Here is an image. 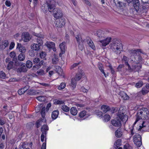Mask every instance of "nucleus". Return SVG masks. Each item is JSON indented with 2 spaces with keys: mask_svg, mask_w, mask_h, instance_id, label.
<instances>
[{
  "mask_svg": "<svg viewBox=\"0 0 149 149\" xmlns=\"http://www.w3.org/2000/svg\"><path fill=\"white\" fill-rule=\"evenodd\" d=\"M110 48L114 51L116 54H119L122 51V46L120 41L113 39L109 45Z\"/></svg>",
  "mask_w": 149,
  "mask_h": 149,
  "instance_id": "obj_1",
  "label": "nucleus"
},
{
  "mask_svg": "<svg viewBox=\"0 0 149 149\" xmlns=\"http://www.w3.org/2000/svg\"><path fill=\"white\" fill-rule=\"evenodd\" d=\"M137 57L139 59L134 60V62L132 64V68L131 67L128 62H126L125 63V65L128 67V69L130 70L131 71H138L141 68V67L139 66L138 64L139 62L141 61V58L139 56H137Z\"/></svg>",
  "mask_w": 149,
  "mask_h": 149,
  "instance_id": "obj_2",
  "label": "nucleus"
},
{
  "mask_svg": "<svg viewBox=\"0 0 149 149\" xmlns=\"http://www.w3.org/2000/svg\"><path fill=\"white\" fill-rule=\"evenodd\" d=\"M125 110L124 107H121L119 108L118 112L117 114L118 118L123 122L125 123L128 120L127 115L125 114Z\"/></svg>",
  "mask_w": 149,
  "mask_h": 149,
  "instance_id": "obj_3",
  "label": "nucleus"
},
{
  "mask_svg": "<svg viewBox=\"0 0 149 149\" xmlns=\"http://www.w3.org/2000/svg\"><path fill=\"white\" fill-rule=\"evenodd\" d=\"M55 2L54 0H50L49 2L47 3V6H45L42 7V9L44 12L49 11V12H52V9H54L55 7Z\"/></svg>",
  "mask_w": 149,
  "mask_h": 149,
  "instance_id": "obj_4",
  "label": "nucleus"
},
{
  "mask_svg": "<svg viewBox=\"0 0 149 149\" xmlns=\"http://www.w3.org/2000/svg\"><path fill=\"white\" fill-rule=\"evenodd\" d=\"M117 6L118 7V11L122 15H127V10L123 3L119 0L117 1Z\"/></svg>",
  "mask_w": 149,
  "mask_h": 149,
  "instance_id": "obj_5",
  "label": "nucleus"
},
{
  "mask_svg": "<svg viewBox=\"0 0 149 149\" xmlns=\"http://www.w3.org/2000/svg\"><path fill=\"white\" fill-rule=\"evenodd\" d=\"M75 39L77 42L78 46L79 49L82 50L84 48V40L82 39L81 34L79 33L75 36Z\"/></svg>",
  "mask_w": 149,
  "mask_h": 149,
  "instance_id": "obj_6",
  "label": "nucleus"
},
{
  "mask_svg": "<svg viewBox=\"0 0 149 149\" xmlns=\"http://www.w3.org/2000/svg\"><path fill=\"white\" fill-rule=\"evenodd\" d=\"M53 12L54 17L58 19L61 17L63 15V13L61 10L58 8H54Z\"/></svg>",
  "mask_w": 149,
  "mask_h": 149,
  "instance_id": "obj_7",
  "label": "nucleus"
},
{
  "mask_svg": "<svg viewBox=\"0 0 149 149\" xmlns=\"http://www.w3.org/2000/svg\"><path fill=\"white\" fill-rule=\"evenodd\" d=\"M139 52H141V49H132L130 50H129V53H130L131 56V57L133 56L135 60H137V58L139 59L137 57L139 56L141 57L139 55Z\"/></svg>",
  "mask_w": 149,
  "mask_h": 149,
  "instance_id": "obj_8",
  "label": "nucleus"
},
{
  "mask_svg": "<svg viewBox=\"0 0 149 149\" xmlns=\"http://www.w3.org/2000/svg\"><path fill=\"white\" fill-rule=\"evenodd\" d=\"M111 37H108L104 39L100 40L101 43L100 44L103 47H105L111 42Z\"/></svg>",
  "mask_w": 149,
  "mask_h": 149,
  "instance_id": "obj_9",
  "label": "nucleus"
},
{
  "mask_svg": "<svg viewBox=\"0 0 149 149\" xmlns=\"http://www.w3.org/2000/svg\"><path fill=\"white\" fill-rule=\"evenodd\" d=\"M121 120L120 119L116 118L112 120L111 123L114 126L120 127L122 125Z\"/></svg>",
  "mask_w": 149,
  "mask_h": 149,
  "instance_id": "obj_10",
  "label": "nucleus"
},
{
  "mask_svg": "<svg viewBox=\"0 0 149 149\" xmlns=\"http://www.w3.org/2000/svg\"><path fill=\"white\" fill-rule=\"evenodd\" d=\"M65 21L64 19L61 18L56 22V26L58 27H61L65 24Z\"/></svg>",
  "mask_w": 149,
  "mask_h": 149,
  "instance_id": "obj_11",
  "label": "nucleus"
},
{
  "mask_svg": "<svg viewBox=\"0 0 149 149\" xmlns=\"http://www.w3.org/2000/svg\"><path fill=\"white\" fill-rule=\"evenodd\" d=\"M143 116L142 112L140 110H139L137 113L136 116V120L135 121L134 123L132 126V127H133L134 125L136 124V123L139 120L142 119V117Z\"/></svg>",
  "mask_w": 149,
  "mask_h": 149,
  "instance_id": "obj_12",
  "label": "nucleus"
},
{
  "mask_svg": "<svg viewBox=\"0 0 149 149\" xmlns=\"http://www.w3.org/2000/svg\"><path fill=\"white\" fill-rule=\"evenodd\" d=\"M99 39H102L105 37L104 31L100 30H98L95 34Z\"/></svg>",
  "mask_w": 149,
  "mask_h": 149,
  "instance_id": "obj_13",
  "label": "nucleus"
},
{
  "mask_svg": "<svg viewBox=\"0 0 149 149\" xmlns=\"http://www.w3.org/2000/svg\"><path fill=\"white\" fill-rule=\"evenodd\" d=\"M22 38L23 40L25 42L29 41L30 38L29 34L27 32L23 33L22 35Z\"/></svg>",
  "mask_w": 149,
  "mask_h": 149,
  "instance_id": "obj_14",
  "label": "nucleus"
},
{
  "mask_svg": "<svg viewBox=\"0 0 149 149\" xmlns=\"http://www.w3.org/2000/svg\"><path fill=\"white\" fill-rule=\"evenodd\" d=\"M79 115L80 118H85L89 116L90 114L88 112L85 110H83L79 113Z\"/></svg>",
  "mask_w": 149,
  "mask_h": 149,
  "instance_id": "obj_15",
  "label": "nucleus"
},
{
  "mask_svg": "<svg viewBox=\"0 0 149 149\" xmlns=\"http://www.w3.org/2000/svg\"><path fill=\"white\" fill-rule=\"evenodd\" d=\"M29 88V86H26L24 88L19 89L18 91V93L19 95H22Z\"/></svg>",
  "mask_w": 149,
  "mask_h": 149,
  "instance_id": "obj_16",
  "label": "nucleus"
},
{
  "mask_svg": "<svg viewBox=\"0 0 149 149\" xmlns=\"http://www.w3.org/2000/svg\"><path fill=\"white\" fill-rule=\"evenodd\" d=\"M120 96L121 98L124 100H127L129 98V97L124 92H121L120 93Z\"/></svg>",
  "mask_w": 149,
  "mask_h": 149,
  "instance_id": "obj_17",
  "label": "nucleus"
},
{
  "mask_svg": "<svg viewBox=\"0 0 149 149\" xmlns=\"http://www.w3.org/2000/svg\"><path fill=\"white\" fill-rule=\"evenodd\" d=\"M83 74V72L81 71L80 72H78L74 78L76 81H79L81 78Z\"/></svg>",
  "mask_w": 149,
  "mask_h": 149,
  "instance_id": "obj_18",
  "label": "nucleus"
},
{
  "mask_svg": "<svg viewBox=\"0 0 149 149\" xmlns=\"http://www.w3.org/2000/svg\"><path fill=\"white\" fill-rule=\"evenodd\" d=\"M87 44L89 45V47L92 49L93 50H94L95 49V46L94 44L92 41V40L91 39H89L87 40Z\"/></svg>",
  "mask_w": 149,
  "mask_h": 149,
  "instance_id": "obj_19",
  "label": "nucleus"
},
{
  "mask_svg": "<svg viewBox=\"0 0 149 149\" xmlns=\"http://www.w3.org/2000/svg\"><path fill=\"white\" fill-rule=\"evenodd\" d=\"M65 44V42H63L59 45V47L62 54H64L65 52L66 49Z\"/></svg>",
  "mask_w": 149,
  "mask_h": 149,
  "instance_id": "obj_20",
  "label": "nucleus"
},
{
  "mask_svg": "<svg viewBox=\"0 0 149 149\" xmlns=\"http://www.w3.org/2000/svg\"><path fill=\"white\" fill-rule=\"evenodd\" d=\"M35 35L38 37L37 39V42L40 45L42 44L43 42L42 39V36H41L40 35L38 34H36Z\"/></svg>",
  "mask_w": 149,
  "mask_h": 149,
  "instance_id": "obj_21",
  "label": "nucleus"
},
{
  "mask_svg": "<svg viewBox=\"0 0 149 149\" xmlns=\"http://www.w3.org/2000/svg\"><path fill=\"white\" fill-rule=\"evenodd\" d=\"M17 47L19 48V50L20 52L24 53L26 51L25 47L22 46L20 44H17Z\"/></svg>",
  "mask_w": 149,
  "mask_h": 149,
  "instance_id": "obj_22",
  "label": "nucleus"
},
{
  "mask_svg": "<svg viewBox=\"0 0 149 149\" xmlns=\"http://www.w3.org/2000/svg\"><path fill=\"white\" fill-rule=\"evenodd\" d=\"M142 112L143 115L144 116V118H146L147 117V115L148 114V109L146 108H143L140 109Z\"/></svg>",
  "mask_w": 149,
  "mask_h": 149,
  "instance_id": "obj_23",
  "label": "nucleus"
},
{
  "mask_svg": "<svg viewBox=\"0 0 149 149\" xmlns=\"http://www.w3.org/2000/svg\"><path fill=\"white\" fill-rule=\"evenodd\" d=\"M59 114V111L58 110H55L53 111L52 114V118L53 120L56 119Z\"/></svg>",
  "mask_w": 149,
  "mask_h": 149,
  "instance_id": "obj_24",
  "label": "nucleus"
},
{
  "mask_svg": "<svg viewBox=\"0 0 149 149\" xmlns=\"http://www.w3.org/2000/svg\"><path fill=\"white\" fill-rule=\"evenodd\" d=\"M101 109L103 112L105 113L110 110L109 107L107 105H103L101 107Z\"/></svg>",
  "mask_w": 149,
  "mask_h": 149,
  "instance_id": "obj_25",
  "label": "nucleus"
},
{
  "mask_svg": "<svg viewBox=\"0 0 149 149\" xmlns=\"http://www.w3.org/2000/svg\"><path fill=\"white\" fill-rule=\"evenodd\" d=\"M31 47L33 50L38 51L40 49V45L37 44H33L31 46Z\"/></svg>",
  "mask_w": 149,
  "mask_h": 149,
  "instance_id": "obj_26",
  "label": "nucleus"
},
{
  "mask_svg": "<svg viewBox=\"0 0 149 149\" xmlns=\"http://www.w3.org/2000/svg\"><path fill=\"white\" fill-rule=\"evenodd\" d=\"M12 68H16L13 66V62L12 61H10L8 63L7 68L8 70H10Z\"/></svg>",
  "mask_w": 149,
  "mask_h": 149,
  "instance_id": "obj_27",
  "label": "nucleus"
},
{
  "mask_svg": "<svg viewBox=\"0 0 149 149\" xmlns=\"http://www.w3.org/2000/svg\"><path fill=\"white\" fill-rule=\"evenodd\" d=\"M70 112L71 114L73 116L76 115L77 113V109L75 107H72L70 109Z\"/></svg>",
  "mask_w": 149,
  "mask_h": 149,
  "instance_id": "obj_28",
  "label": "nucleus"
},
{
  "mask_svg": "<svg viewBox=\"0 0 149 149\" xmlns=\"http://www.w3.org/2000/svg\"><path fill=\"white\" fill-rule=\"evenodd\" d=\"M46 46L49 48H54L55 46V44L52 42H47L46 44Z\"/></svg>",
  "mask_w": 149,
  "mask_h": 149,
  "instance_id": "obj_29",
  "label": "nucleus"
},
{
  "mask_svg": "<svg viewBox=\"0 0 149 149\" xmlns=\"http://www.w3.org/2000/svg\"><path fill=\"white\" fill-rule=\"evenodd\" d=\"M26 71V67L24 65H21L19 68H18L17 71L18 72H24Z\"/></svg>",
  "mask_w": 149,
  "mask_h": 149,
  "instance_id": "obj_30",
  "label": "nucleus"
},
{
  "mask_svg": "<svg viewBox=\"0 0 149 149\" xmlns=\"http://www.w3.org/2000/svg\"><path fill=\"white\" fill-rule=\"evenodd\" d=\"M116 136L118 137H120L122 135V132L121 131V129H118L115 132Z\"/></svg>",
  "mask_w": 149,
  "mask_h": 149,
  "instance_id": "obj_31",
  "label": "nucleus"
},
{
  "mask_svg": "<svg viewBox=\"0 0 149 149\" xmlns=\"http://www.w3.org/2000/svg\"><path fill=\"white\" fill-rule=\"evenodd\" d=\"M8 44L9 43L8 41L5 40L3 42L2 45L0 46V47L2 49H4L6 47L8 46Z\"/></svg>",
  "mask_w": 149,
  "mask_h": 149,
  "instance_id": "obj_32",
  "label": "nucleus"
},
{
  "mask_svg": "<svg viewBox=\"0 0 149 149\" xmlns=\"http://www.w3.org/2000/svg\"><path fill=\"white\" fill-rule=\"evenodd\" d=\"M134 139L137 141H141V138L140 135L138 134H136L134 136L133 141L134 142Z\"/></svg>",
  "mask_w": 149,
  "mask_h": 149,
  "instance_id": "obj_33",
  "label": "nucleus"
},
{
  "mask_svg": "<svg viewBox=\"0 0 149 149\" xmlns=\"http://www.w3.org/2000/svg\"><path fill=\"white\" fill-rule=\"evenodd\" d=\"M98 68L99 70L104 75V76L105 77H107L103 69V67L102 66V65L101 64H99L98 66Z\"/></svg>",
  "mask_w": 149,
  "mask_h": 149,
  "instance_id": "obj_34",
  "label": "nucleus"
},
{
  "mask_svg": "<svg viewBox=\"0 0 149 149\" xmlns=\"http://www.w3.org/2000/svg\"><path fill=\"white\" fill-rule=\"evenodd\" d=\"M77 81L74 78H72L71 79V82L70 85L73 88V89L76 86L77 84L76 81Z\"/></svg>",
  "mask_w": 149,
  "mask_h": 149,
  "instance_id": "obj_35",
  "label": "nucleus"
},
{
  "mask_svg": "<svg viewBox=\"0 0 149 149\" xmlns=\"http://www.w3.org/2000/svg\"><path fill=\"white\" fill-rule=\"evenodd\" d=\"M48 130V126L46 125H43L41 129V131L43 133H46V131Z\"/></svg>",
  "mask_w": 149,
  "mask_h": 149,
  "instance_id": "obj_36",
  "label": "nucleus"
},
{
  "mask_svg": "<svg viewBox=\"0 0 149 149\" xmlns=\"http://www.w3.org/2000/svg\"><path fill=\"white\" fill-rule=\"evenodd\" d=\"M36 98L37 100L41 102H45L46 100L45 96H38Z\"/></svg>",
  "mask_w": 149,
  "mask_h": 149,
  "instance_id": "obj_37",
  "label": "nucleus"
},
{
  "mask_svg": "<svg viewBox=\"0 0 149 149\" xmlns=\"http://www.w3.org/2000/svg\"><path fill=\"white\" fill-rule=\"evenodd\" d=\"M25 58V55L23 53H21L18 56V60L20 61H23Z\"/></svg>",
  "mask_w": 149,
  "mask_h": 149,
  "instance_id": "obj_38",
  "label": "nucleus"
},
{
  "mask_svg": "<svg viewBox=\"0 0 149 149\" xmlns=\"http://www.w3.org/2000/svg\"><path fill=\"white\" fill-rule=\"evenodd\" d=\"M121 144V140L120 139H118L115 142L114 145L116 146V148H118Z\"/></svg>",
  "mask_w": 149,
  "mask_h": 149,
  "instance_id": "obj_39",
  "label": "nucleus"
},
{
  "mask_svg": "<svg viewBox=\"0 0 149 149\" xmlns=\"http://www.w3.org/2000/svg\"><path fill=\"white\" fill-rule=\"evenodd\" d=\"M10 57L13 58V61H15L17 60V58L15 57L16 54L15 52H12L10 53Z\"/></svg>",
  "mask_w": 149,
  "mask_h": 149,
  "instance_id": "obj_40",
  "label": "nucleus"
},
{
  "mask_svg": "<svg viewBox=\"0 0 149 149\" xmlns=\"http://www.w3.org/2000/svg\"><path fill=\"white\" fill-rule=\"evenodd\" d=\"M66 86V84L65 83H61L58 86V89L59 90L64 89Z\"/></svg>",
  "mask_w": 149,
  "mask_h": 149,
  "instance_id": "obj_41",
  "label": "nucleus"
},
{
  "mask_svg": "<svg viewBox=\"0 0 149 149\" xmlns=\"http://www.w3.org/2000/svg\"><path fill=\"white\" fill-rule=\"evenodd\" d=\"M62 109L64 111L68 112L70 110V108L65 105H63L61 107Z\"/></svg>",
  "mask_w": 149,
  "mask_h": 149,
  "instance_id": "obj_42",
  "label": "nucleus"
},
{
  "mask_svg": "<svg viewBox=\"0 0 149 149\" xmlns=\"http://www.w3.org/2000/svg\"><path fill=\"white\" fill-rule=\"evenodd\" d=\"M55 70L57 73H58L59 74H60L62 73V69L60 67L58 66H55Z\"/></svg>",
  "mask_w": 149,
  "mask_h": 149,
  "instance_id": "obj_43",
  "label": "nucleus"
},
{
  "mask_svg": "<svg viewBox=\"0 0 149 149\" xmlns=\"http://www.w3.org/2000/svg\"><path fill=\"white\" fill-rule=\"evenodd\" d=\"M134 144L138 147H139L142 144L141 141H137L136 140L134 139Z\"/></svg>",
  "mask_w": 149,
  "mask_h": 149,
  "instance_id": "obj_44",
  "label": "nucleus"
},
{
  "mask_svg": "<svg viewBox=\"0 0 149 149\" xmlns=\"http://www.w3.org/2000/svg\"><path fill=\"white\" fill-rule=\"evenodd\" d=\"M26 66L28 68H31L32 66V62L30 60H28L26 62Z\"/></svg>",
  "mask_w": 149,
  "mask_h": 149,
  "instance_id": "obj_45",
  "label": "nucleus"
},
{
  "mask_svg": "<svg viewBox=\"0 0 149 149\" xmlns=\"http://www.w3.org/2000/svg\"><path fill=\"white\" fill-rule=\"evenodd\" d=\"M104 120L105 122L109 121L110 119V116L108 114H106L103 116Z\"/></svg>",
  "mask_w": 149,
  "mask_h": 149,
  "instance_id": "obj_46",
  "label": "nucleus"
},
{
  "mask_svg": "<svg viewBox=\"0 0 149 149\" xmlns=\"http://www.w3.org/2000/svg\"><path fill=\"white\" fill-rule=\"evenodd\" d=\"M43 61H39V63L38 64L36 65V66H35L34 67H36L37 69H39L41 67L42 65H43Z\"/></svg>",
  "mask_w": 149,
  "mask_h": 149,
  "instance_id": "obj_47",
  "label": "nucleus"
},
{
  "mask_svg": "<svg viewBox=\"0 0 149 149\" xmlns=\"http://www.w3.org/2000/svg\"><path fill=\"white\" fill-rule=\"evenodd\" d=\"M28 92V94L29 95H33L36 94V92L33 90H29Z\"/></svg>",
  "mask_w": 149,
  "mask_h": 149,
  "instance_id": "obj_48",
  "label": "nucleus"
},
{
  "mask_svg": "<svg viewBox=\"0 0 149 149\" xmlns=\"http://www.w3.org/2000/svg\"><path fill=\"white\" fill-rule=\"evenodd\" d=\"M45 108H42V109L41 111L40 112V113L42 116L43 118H44L45 117Z\"/></svg>",
  "mask_w": 149,
  "mask_h": 149,
  "instance_id": "obj_49",
  "label": "nucleus"
},
{
  "mask_svg": "<svg viewBox=\"0 0 149 149\" xmlns=\"http://www.w3.org/2000/svg\"><path fill=\"white\" fill-rule=\"evenodd\" d=\"M143 85V82L142 81H139L136 83L135 86L137 88H139Z\"/></svg>",
  "mask_w": 149,
  "mask_h": 149,
  "instance_id": "obj_50",
  "label": "nucleus"
},
{
  "mask_svg": "<svg viewBox=\"0 0 149 149\" xmlns=\"http://www.w3.org/2000/svg\"><path fill=\"white\" fill-rule=\"evenodd\" d=\"M141 92L143 95H145L149 92V89H147L144 88L142 89Z\"/></svg>",
  "mask_w": 149,
  "mask_h": 149,
  "instance_id": "obj_51",
  "label": "nucleus"
},
{
  "mask_svg": "<svg viewBox=\"0 0 149 149\" xmlns=\"http://www.w3.org/2000/svg\"><path fill=\"white\" fill-rule=\"evenodd\" d=\"M58 61V57L54 56L52 59V63L53 64H56Z\"/></svg>",
  "mask_w": 149,
  "mask_h": 149,
  "instance_id": "obj_52",
  "label": "nucleus"
},
{
  "mask_svg": "<svg viewBox=\"0 0 149 149\" xmlns=\"http://www.w3.org/2000/svg\"><path fill=\"white\" fill-rule=\"evenodd\" d=\"M40 61V59L38 58H35L33 59V64H36Z\"/></svg>",
  "mask_w": 149,
  "mask_h": 149,
  "instance_id": "obj_53",
  "label": "nucleus"
},
{
  "mask_svg": "<svg viewBox=\"0 0 149 149\" xmlns=\"http://www.w3.org/2000/svg\"><path fill=\"white\" fill-rule=\"evenodd\" d=\"M6 77V75L4 72L3 71L0 72V77L1 78L4 79Z\"/></svg>",
  "mask_w": 149,
  "mask_h": 149,
  "instance_id": "obj_54",
  "label": "nucleus"
},
{
  "mask_svg": "<svg viewBox=\"0 0 149 149\" xmlns=\"http://www.w3.org/2000/svg\"><path fill=\"white\" fill-rule=\"evenodd\" d=\"M139 5L140 4H134V6L135 9V10L137 12L139 10Z\"/></svg>",
  "mask_w": 149,
  "mask_h": 149,
  "instance_id": "obj_55",
  "label": "nucleus"
},
{
  "mask_svg": "<svg viewBox=\"0 0 149 149\" xmlns=\"http://www.w3.org/2000/svg\"><path fill=\"white\" fill-rule=\"evenodd\" d=\"M6 123L4 120L2 119L1 117H0V125H3L5 124Z\"/></svg>",
  "mask_w": 149,
  "mask_h": 149,
  "instance_id": "obj_56",
  "label": "nucleus"
},
{
  "mask_svg": "<svg viewBox=\"0 0 149 149\" xmlns=\"http://www.w3.org/2000/svg\"><path fill=\"white\" fill-rule=\"evenodd\" d=\"M55 102L56 104L59 105L62 104L64 103V102L63 101L57 100L55 101Z\"/></svg>",
  "mask_w": 149,
  "mask_h": 149,
  "instance_id": "obj_57",
  "label": "nucleus"
},
{
  "mask_svg": "<svg viewBox=\"0 0 149 149\" xmlns=\"http://www.w3.org/2000/svg\"><path fill=\"white\" fill-rule=\"evenodd\" d=\"M46 55V54L45 52H42L40 54V56L42 58H44Z\"/></svg>",
  "mask_w": 149,
  "mask_h": 149,
  "instance_id": "obj_58",
  "label": "nucleus"
},
{
  "mask_svg": "<svg viewBox=\"0 0 149 149\" xmlns=\"http://www.w3.org/2000/svg\"><path fill=\"white\" fill-rule=\"evenodd\" d=\"M80 91H82L83 92L87 93L88 91V90L86 89L84 87H81L80 88Z\"/></svg>",
  "mask_w": 149,
  "mask_h": 149,
  "instance_id": "obj_59",
  "label": "nucleus"
},
{
  "mask_svg": "<svg viewBox=\"0 0 149 149\" xmlns=\"http://www.w3.org/2000/svg\"><path fill=\"white\" fill-rule=\"evenodd\" d=\"M124 147L125 149H131L132 148V147L128 144H125L124 146Z\"/></svg>",
  "mask_w": 149,
  "mask_h": 149,
  "instance_id": "obj_60",
  "label": "nucleus"
},
{
  "mask_svg": "<svg viewBox=\"0 0 149 149\" xmlns=\"http://www.w3.org/2000/svg\"><path fill=\"white\" fill-rule=\"evenodd\" d=\"M37 73L39 75H43L44 74V72L43 70H40L37 71Z\"/></svg>",
  "mask_w": 149,
  "mask_h": 149,
  "instance_id": "obj_61",
  "label": "nucleus"
},
{
  "mask_svg": "<svg viewBox=\"0 0 149 149\" xmlns=\"http://www.w3.org/2000/svg\"><path fill=\"white\" fill-rule=\"evenodd\" d=\"M21 65V62L18 61H17L15 62V65L14 66L17 68V67Z\"/></svg>",
  "mask_w": 149,
  "mask_h": 149,
  "instance_id": "obj_62",
  "label": "nucleus"
},
{
  "mask_svg": "<svg viewBox=\"0 0 149 149\" xmlns=\"http://www.w3.org/2000/svg\"><path fill=\"white\" fill-rule=\"evenodd\" d=\"M15 45V43L13 42H12L10 45L9 49L10 50L12 49L14 47Z\"/></svg>",
  "mask_w": 149,
  "mask_h": 149,
  "instance_id": "obj_63",
  "label": "nucleus"
},
{
  "mask_svg": "<svg viewBox=\"0 0 149 149\" xmlns=\"http://www.w3.org/2000/svg\"><path fill=\"white\" fill-rule=\"evenodd\" d=\"M80 63V62L78 63H74L70 67V68L71 69H72L74 68L76 66L78 65Z\"/></svg>",
  "mask_w": 149,
  "mask_h": 149,
  "instance_id": "obj_64",
  "label": "nucleus"
}]
</instances>
